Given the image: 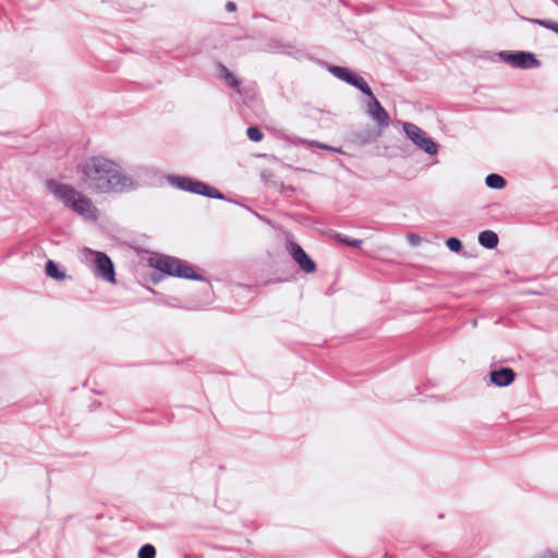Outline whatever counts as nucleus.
Listing matches in <instances>:
<instances>
[{
	"mask_svg": "<svg viewBox=\"0 0 558 558\" xmlns=\"http://www.w3.org/2000/svg\"><path fill=\"white\" fill-rule=\"evenodd\" d=\"M82 178L97 193L122 194L134 191L138 183L120 171L119 165L102 156H93L82 166Z\"/></svg>",
	"mask_w": 558,
	"mask_h": 558,
	"instance_id": "obj_1",
	"label": "nucleus"
},
{
	"mask_svg": "<svg viewBox=\"0 0 558 558\" xmlns=\"http://www.w3.org/2000/svg\"><path fill=\"white\" fill-rule=\"evenodd\" d=\"M46 187L56 198L61 201L65 207L77 215L93 220L97 219V208L92 199L75 190L72 185L59 182L54 179H48L46 181Z\"/></svg>",
	"mask_w": 558,
	"mask_h": 558,
	"instance_id": "obj_2",
	"label": "nucleus"
},
{
	"mask_svg": "<svg viewBox=\"0 0 558 558\" xmlns=\"http://www.w3.org/2000/svg\"><path fill=\"white\" fill-rule=\"evenodd\" d=\"M167 182L174 189L187 192L195 195L205 196L207 198H214L225 202H232L223 193H221L215 186L197 180L195 178L182 174H169L167 175Z\"/></svg>",
	"mask_w": 558,
	"mask_h": 558,
	"instance_id": "obj_3",
	"label": "nucleus"
},
{
	"mask_svg": "<svg viewBox=\"0 0 558 558\" xmlns=\"http://www.w3.org/2000/svg\"><path fill=\"white\" fill-rule=\"evenodd\" d=\"M402 129L407 138L410 140L417 148L429 156L437 155L439 144L428 136L425 131L411 122H403Z\"/></svg>",
	"mask_w": 558,
	"mask_h": 558,
	"instance_id": "obj_4",
	"label": "nucleus"
},
{
	"mask_svg": "<svg viewBox=\"0 0 558 558\" xmlns=\"http://www.w3.org/2000/svg\"><path fill=\"white\" fill-rule=\"evenodd\" d=\"M327 70L335 77L355 87L362 94H364L366 92L371 93V86L368 85V83L354 70L347 68V66L333 65V64H328Z\"/></svg>",
	"mask_w": 558,
	"mask_h": 558,
	"instance_id": "obj_5",
	"label": "nucleus"
},
{
	"mask_svg": "<svg viewBox=\"0 0 558 558\" xmlns=\"http://www.w3.org/2000/svg\"><path fill=\"white\" fill-rule=\"evenodd\" d=\"M94 255L93 271L97 278L107 282L116 283V269L112 259L104 252L88 250Z\"/></svg>",
	"mask_w": 558,
	"mask_h": 558,
	"instance_id": "obj_6",
	"label": "nucleus"
},
{
	"mask_svg": "<svg viewBox=\"0 0 558 558\" xmlns=\"http://www.w3.org/2000/svg\"><path fill=\"white\" fill-rule=\"evenodd\" d=\"M236 96L233 97V102L239 113L246 118L248 116L247 109L255 106L258 102L257 89L254 83L246 85H240V88L235 89Z\"/></svg>",
	"mask_w": 558,
	"mask_h": 558,
	"instance_id": "obj_7",
	"label": "nucleus"
},
{
	"mask_svg": "<svg viewBox=\"0 0 558 558\" xmlns=\"http://www.w3.org/2000/svg\"><path fill=\"white\" fill-rule=\"evenodd\" d=\"M287 251L303 272L313 274L316 271L317 265L315 260L304 251V248L299 243L293 241L288 242Z\"/></svg>",
	"mask_w": 558,
	"mask_h": 558,
	"instance_id": "obj_8",
	"label": "nucleus"
},
{
	"mask_svg": "<svg viewBox=\"0 0 558 558\" xmlns=\"http://www.w3.org/2000/svg\"><path fill=\"white\" fill-rule=\"evenodd\" d=\"M363 95L367 97V114L380 128H387L390 124V116L384 108V106L379 102V100L376 98L373 90L371 89V93L366 92Z\"/></svg>",
	"mask_w": 558,
	"mask_h": 558,
	"instance_id": "obj_9",
	"label": "nucleus"
},
{
	"mask_svg": "<svg viewBox=\"0 0 558 558\" xmlns=\"http://www.w3.org/2000/svg\"><path fill=\"white\" fill-rule=\"evenodd\" d=\"M177 257L170 255H158L149 257L148 265L159 272H162L166 277H175L177 274Z\"/></svg>",
	"mask_w": 558,
	"mask_h": 558,
	"instance_id": "obj_10",
	"label": "nucleus"
},
{
	"mask_svg": "<svg viewBox=\"0 0 558 558\" xmlns=\"http://www.w3.org/2000/svg\"><path fill=\"white\" fill-rule=\"evenodd\" d=\"M490 383L499 388L510 386L517 377L515 372L508 366H500L489 372Z\"/></svg>",
	"mask_w": 558,
	"mask_h": 558,
	"instance_id": "obj_11",
	"label": "nucleus"
},
{
	"mask_svg": "<svg viewBox=\"0 0 558 558\" xmlns=\"http://www.w3.org/2000/svg\"><path fill=\"white\" fill-rule=\"evenodd\" d=\"M177 274L175 278L194 280V281H207V279L197 271V267L189 263L185 259L177 257Z\"/></svg>",
	"mask_w": 558,
	"mask_h": 558,
	"instance_id": "obj_12",
	"label": "nucleus"
},
{
	"mask_svg": "<svg viewBox=\"0 0 558 558\" xmlns=\"http://www.w3.org/2000/svg\"><path fill=\"white\" fill-rule=\"evenodd\" d=\"M262 51L287 54L292 57H295L298 53L301 52V50H299L293 44L284 43L283 40L278 38L269 39V41L265 46H262Z\"/></svg>",
	"mask_w": 558,
	"mask_h": 558,
	"instance_id": "obj_13",
	"label": "nucleus"
},
{
	"mask_svg": "<svg viewBox=\"0 0 558 558\" xmlns=\"http://www.w3.org/2000/svg\"><path fill=\"white\" fill-rule=\"evenodd\" d=\"M380 136V131L372 126H363L350 133V141L357 145H365L375 142Z\"/></svg>",
	"mask_w": 558,
	"mask_h": 558,
	"instance_id": "obj_14",
	"label": "nucleus"
},
{
	"mask_svg": "<svg viewBox=\"0 0 558 558\" xmlns=\"http://www.w3.org/2000/svg\"><path fill=\"white\" fill-rule=\"evenodd\" d=\"M514 62L515 69L529 70L541 66V61L531 51L517 50Z\"/></svg>",
	"mask_w": 558,
	"mask_h": 558,
	"instance_id": "obj_15",
	"label": "nucleus"
},
{
	"mask_svg": "<svg viewBox=\"0 0 558 558\" xmlns=\"http://www.w3.org/2000/svg\"><path fill=\"white\" fill-rule=\"evenodd\" d=\"M217 70L219 73V77L223 80L230 88L234 90L236 88H240L242 80L235 76L234 73L230 71L223 63L219 62L217 64Z\"/></svg>",
	"mask_w": 558,
	"mask_h": 558,
	"instance_id": "obj_16",
	"label": "nucleus"
},
{
	"mask_svg": "<svg viewBox=\"0 0 558 558\" xmlns=\"http://www.w3.org/2000/svg\"><path fill=\"white\" fill-rule=\"evenodd\" d=\"M478 244L487 250H494L498 246L499 236L493 230H484L478 233Z\"/></svg>",
	"mask_w": 558,
	"mask_h": 558,
	"instance_id": "obj_17",
	"label": "nucleus"
},
{
	"mask_svg": "<svg viewBox=\"0 0 558 558\" xmlns=\"http://www.w3.org/2000/svg\"><path fill=\"white\" fill-rule=\"evenodd\" d=\"M45 274L47 277L54 279V280H63L66 277V274L64 270H62L58 263H56L52 259H48L45 265Z\"/></svg>",
	"mask_w": 558,
	"mask_h": 558,
	"instance_id": "obj_18",
	"label": "nucleus"
},
{
	"mask_svg": "<svg viewBox=\"0 0 558 558\" xmlns=\"http://www.w3.org/2000/svg\"><path fill=\"white\" fill-rule=\"evenodd\" d=\"M144 5V0H117L118 10L123 12L140 11Z\"/></svg>",
	"mask_w": 558,
	"mask_h": 558,
	"instance_id": "obj_19",
	"label": "nucleus"
},
{
	"mask_svg": "<svg viewBox=\"0 0 558 558\" xmlns=\"http://www.w3.org/2000/svg\"><path fill=\"white\" fill-rule=\"evenodd\" d=\"M485 184L493 190H501L507 185V180L499 173H489L485 178Z\"/></svg>",
	"mask_w": 558,
	"mask_h": 558,
	"instance_id": "obj_20",
	"label": "nucleus"
},
{
	"mask_svg": "<svg viewBox=\"0 0 558 558\" xmlns=\"http://www.w3.org/2000/svg\"><path fill=\"white\" fill-rule=\"evenodd\" d=\"M338 243L350 246V247H360L363 244V240L361 239H353L349 235L336 232L332 236Z\"/></svg>",
	"mask_w": 558,
	"mask_h": 558,
	"instance_id": "obj_21",
	"label": "nucleus"
},
{
	"mask_svg": "<svg viewBox=\"0 0 558 558\" xmlns=\"http://www.w3.org/2000/svg\"><path fill=\"white\" fill-rule=\"evenodd\" d=\"M525 21L537 24L546 29H550L558 35V22L547 19H524Z\"/></svg>",
	"mask_w": 558,
	"mask_h": 558,
	"instance_id": "obj_22",
	"label": "nucleus"
},
{
	"mask_svg": "<svg viewBox=\"0 0 558 558\" xmlns=\"http://www.w3.org/2000/svg\"><path fill=\"white\" fill-rule=\"evenodd\" d=\"M156 548L153 544H144L137 551V558H156Z\"/></svg>",
	"mask_w": 558,
	"mask_h": 558,
	"instance_id": "obj_23",
	"label": "nucleus"
},
{
	"mask_svg": "<svg viewBox=\"0 0 558 558\" xmlns=\"http://www.w3.org/2000/svg\"><path fill=\"white\" fill-rule=\"evenodd\" d=\"M241 45L240 47L247 50V51H254V50H260L262 51V45L257 44L253 37H244L240 39Z\"/></svg>",
	"mask_w": 558,
	"mask_h": 558,
	"instance_id": "obj_24",
	"label": "nucleus"
},
{
	"mask_svg": "<svg viewBox=\"0 0 558 558\" xmlns=\"http://www.w3.org/2000/svg\"><path fill=\"white\" fill-rule=\"evenodd\" d=\"M449 251L453 253H461L463 250V243L459 238L450 236L445 242Z\"/></svg>",
	"mask_w": 558,
	"mask_h": 558,
	"instance_id": "obj_25",
	"label": "nucleus"
},
{
	"mask_svg": "<svg viewBox=\"0 0 558 558\" xmlns=\"http://www.w3.org/2000/svg\"><path fill=\"white\" fill-rule=\"evenodd\" d=\"M246 136L250 141L258 143L264 138V133L258 126L252 125L246 129Z\"/></svg>",
	"mask_w": 558,
	"mask_h": 558,
	"instance_id": "obj_26",
	"label": "nucleus"
},
{
	"mask_svg": "<svg viewBox=\"0 0 558 558\" xmlns=\"http://www.w3.org/2000/svg\"><path fill=\"white\" fill-rule=\"evenodd\" d=\"M515 56H517V50L515 51H511V50H502L498 53V57L504 61L506 62L507 64L511 65L512 68H514V61H515Z\"/></svg>",
	"mask_w": 558,
	"mask_h": 558,
	"instance_id": "obj_27",
	"label": "nucleus"
},
{
	"mask_svg": "<svg viewBox=\"0 0 558 558\" xmlns=\"http://www.w3.org/2000/svg\"><path fill=\"white\" fill-rule=\"evenodd\" d=\"M310 146L317 147L323 150H329V151H333V153H338V154H344L341 148H337V147L330 146L328 144H325V143H322L318 141H311Z\"/></svg>",
	"mask_w": 558,
	"mask_h": 558,
	"instance_id": "obj_28",
	"label": "nucleus"
},
{
	"mask_svg": "<svg viewBox=\"0 0 558 558\" xmlns=\"http://www.w3.org/2000/svg\"><path fill=\"white\" fill-rule=\"evenodd\" d=\"M166 276L162 272L155 270L150 275V280L154 284L159 283Z\"/></svg>",
	"mask_w": 558,
	"mask_h": 558,
	"instance_id": "obj_29",
	"label": "nucleus"
},
{
	"mask_svg": "<svg viewBox=\"0 0 558 558\" xmlns=\"http://www.w3.org/2000/svg\"><path fill=\"white\" fill-rule=\"evenodd\" d=\"M533 558H558V553L546 550L535 555Z\"/></svg>",
	"mask_w": 558,
	"mask_h": 558,
	"instance_id": "obj_30",
	"label": "nucleus"
},
{
	"mask_svg": "<svg viewBox=\"0 0 558 558\" xmlns=\"http://www.w3.org/2000/svg\"><path fill=\"white\" fill-rule=\"evenodd\" d=\"M225 8H226V10L228 12H235L236 11V3L233 2V1H227Z\"/></svg>",
	"mask_w": 558,
	"mask_h": 558,
	"instance_id": "obj_31",
	"label": "nucleus"
},
{
	"mask_svg": "<svg viewBox=\"0 0 558 558\" xmlns=\"http://www.w3.org/2000/svg\"><path fill=\"white\" fill-rule=\"evenodd\" d=\"M101 407V402L100 401H93L90 404H89V411L90 412H94L96 410H98L99 408Z\"/></svg>",
	"mask_w": 558,
	"mask_h": 558,
	"instance_id": "obj_32",
	"label": "nucleus"
},
{
	"mask_svg": "<svg viewBox=\"0 0 558 558\" xmlns=\"http://www.w3.org/2000/svg\"><path fill=\"white\" fill-rule=\"evenodd\" d=\"M409 240L411 243L417 244L420 242V236L414 233H411L409 234Z\"/></svg>",
	"mask_w": 558,
	"mask_h": 558,
	"instance_id": "obj_33",
	"label": "nucleus"
},
{
	"mask_svg": "<svg viewBox=\"0 0 558 558\" xmlns=\"http://www.w3.org/2000/svg\"><path fill=\"white\" fill-rule=\"evenodd\" d=\"M282 189L290 192H294V187L292 185H283Z\"/></svg>",
	"mask_w": 558,
	"mask_h": 558,
	"instance_id": "obj_34",
	"label": "nucleus"
},
{
	"mask_svg": "<svg viewBox=\"0 0 558 558\" xmlns=\"http://www.w3.org/2000/svg\"><path fill=\"white\" fill-rule=\"evenodd\" d=\"M556 264H558V258L553 263V266H555Z\"/></svg>",
	"mask_w": 558,
	"mask_h": 558,
	"instance_id": "obj_35",
	"label": "nucleus"
}]
</instances>
